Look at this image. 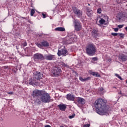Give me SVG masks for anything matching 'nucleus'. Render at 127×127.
<instances>
[{
	"label": "nucleus",
	"instance_id": "nucleus-1",
	"mask_svg": "<svg viewBox=\"0 0 127 127\" xmlns=\"http://www.w3.org/2000/svg\"><path fill=\"white\" fill-rule=\"evenodd\" d=\"M32 96L33 98L40 97L37 98L35 100V103L37 105H40L41 103H45V104H46L47 103L52 102L50 95L49 94V93H48L44 89L42 90H39L38 89L34 90L33 91Z\"/></svg>",
	"mask_w": 127,
	"mask_h": 127
},
{
	"label": "nucleus",
	"instance_id": "nucleus-2",
	"mask_svg": "<svg viewBox=\"0 0 127 127\" xmlns=\"http://www.w3.org/2000/svg\"><path fill=\"white\" fill-rule=\"evenodd\" d=\"M107 102L106 100L102 99H99L95 101L94 106L97 114L103 116L108 111V106L106 104Z\"/></svg>",
	"mask_w": 127,
	"mask_h": 127
},
{
	"label": "nucleus",
	"instance_id": "nucleus-3",
	"mask_svg": "<svg viewBox=\"0 0 127 127\" xmlns=\"http://www.w3.org/2000/svg\"><path fill=\"white\" fill-rule=\"evenodd\" d=\"M86 53L89 56H94L96 54V46L93 44H88L86 48Z\"/></svg>",
	"mask_w": 127,
	"mask_h": 127
},
{
	"label": "nucleus",
	"instance_id": "nucleus-4",
	"mask_svg": "<svg viewBox=\"0 0 127 127\" xmlns=\"http://www.w3.org/2000/svg\"><path fill=\"white\" fill-rule=\"evenodd\" d=\"M74 30L76 32L81 31L82 30V23L80 21V20L77 19H74L73 21Z\"/></svg>",
	"mask_w": 127,
	"mask_h": 127
},
{
	"label": "nucleus",
	"instance_id": "nucleus-5",
	"mask_svg": "<svg viewBox=\"0 0 127 127\" xmlns=\"http://www.w3.org/2000/svg\"><path fill=\"white\" fill-rule=\"evenodd\" d=\"M33 58L34 61L36 63H38V61H42L43 60H45L44 56L43 55L40 53H36L34 54Z\"/></svg>",
	"mask_w": 127,
	"mask_h": 127
},
{
	"label": "nucleus",
	"instance_id": "nucleus-6",
	"mask_svg": "<svg viewBox=\"0 0 127 127\" xmlns=\"http://www.w3.org/2000/svg\"><path fill=\"white\" fill-rule=\"evenodd\" d=\"M72 11L76 15L77 17L80 18L83 15V12L76 7H72Z\"/></svg>",
	"mask_w": 127,
	"mask_h": 127
},
{
	"label": "nucleus",
	"instance_id": "nucleus-7",
	"mask_svg": "<svg viewBox=\"0 0 127 127\" xmlns=\"http://www.w3.org/2000/svg\"><path fill=\"white\" fill-rule=\"evenodd\" d=\"M62 72V70H61V68L58 66H56L54 68L53 73L55 77H57L60 76Z\"/></svg>",
	"mask_w": 127,
	"mask_h": 127
},
{
	"label": "nucleus",
	"instance_id": "nucleus-8",
	"mask_svg": "<svg viewBox=\"0 0 127 127\" xmlns=\"http://www.w3.org/2000/svg\"><path fill=\"white\" fill-rule=\"evenodd\" d=\"M37 46L40 48H42V47H48L49 46V43L47 41L43 40L42 42L38 43H36Z\"/></svg>",
	"mask_w": 127,
	"mask_h": 127
},
{
	"label": "nucleus",
	"instance_id": "nucleus-9",
	"mask_svg": "<svg viewBox=\"0 0 127 127\" xmlns=\"http://www.w3.org/2000/svg\"><path fill=\"white\" fill-rule=\"evenodd\" d=\"M33 77L36 80H40L43 77V74L41 72L35 71L33 73Z\"/></svg>",
	"mask_w": 127,
	"mask_h": 127
},
{
	"label": "nucleus",
	"instance_id": "nucleus-10",
	"mask_svg": "<svg viewBox=\"0 0 127 127\" xmlns=\"http://www.w3.org/2000/svg\"><path fill=\"white\" fill-rule=\"evenodd\" d=\"M76 102L78 107H80V105L83 106V105L86 104V100L82 97H77Z\"/></svg>",
	"mask_w": 127,
	"mask_h": 127
},
{
	"label": "nucleus",
	"instance_id": "nucleus-11",
	"mask_svg": "<svg viewBox=\"0 0 127 127\" xmlns=\"http://www.w3.org/2000/svg\"><path fill=\"white\" fill-rule=\"evenodd\" d=\"M68 55V51L67 50H64L62 49L61 50H58V56H66V55Z\"/></svg>",
	"mask_w": 127,
	"mask_h": 127
},
{
	"label": "nucleus",
	"instance_id": "nucleus-12",
	"mask_svg": "<svg viewBox=\"0 0 127 127\" xmlns=\"http://www.w3.org/2000/svg\"><path fill=\"white\" fill-rule=\"evenodd\" d=\"M45 60H49V61H51L52 60H55L56 59V57L55 55H51V54H48V55H45L44 56Z\"/></svg>",
	"mask_w": 127,
	"mask_h": 127
},
{
	"label": "nucleus",
	"instance_id": "nucleus-13",
	"mask_svg": "<svg viewBox=\"0 0 127 127\" xmlns=\"http://www.w3.org/2000/svg\"><path fill=\"white\" fill-rule=\"evenodd\" d=\"M66 98L68 101H75V96L73 93L67 94Z\"/></svg>",
	"mask_w": 127,
	"mask_h": 127
},
{
	"label": "nucleus",
	"instance_id": "nucleus-14",
	"mask_svg": "<svg viewBox=\"0 0 127 127\" xmlns=\"http://www.w3.org/2000/svg\"><path fill=\"white\" fill-rule=\"evenodd\" d=\"M119 59L122 60L123 62L125 61H127V56L124 54H120L119 55Z\"/></svg>",
	"mask_w": 127,
	"mask_h": 127
},
{
	"label": "nucleus",
	"instance_id": "nucleus-15",
	"mask_svg": "<svg viewBox=\"0 0 127 127\" xmlns=\"http://www.w3.org/2000/svg\"><path fill=\"white\" fill-rule=\"evenodd\" d=\"M29 84L32 85V86H35L37 84V82H36V80L34 77L31 78L29 80Z\"/></svg>",
	"mask_w": 127,
	"mask_h": 127
},
{
	"label": "nucleus",
	"instance_id": "nucleus-16",
	"mask_svg": "<svg viewBox=\"0 0 127 127\" xmlns=\"http://www.w3.org/2000/svg\"><path fill=\"white\" fill-rule=\"evenodd\" d=\"M90 74L92 76H94V77H98L99 78L101 77V75L98 72L90 71Z\"/></svg>",
	"mask_w": 127,
	"mask_h": 127
},
{
	"label": "nucleus",
	"instance_id": "nucleus-17",
	"mask_svg": "<svg viewBox=\"0 0 127 127\" xmlns=\"http://www.w3.org/2000/svg\"><path fill=\"white\" fill-rule=\"evenodd\" d=\"M58 108H59L61 111H65L66 110V105L64 104H60L58 105Z\"/></svg>",
	"mask_w": 127,
	"mask_h": 127
},
{
	"label": "nucleus",
	"instance_id": "nucleus-18",
	"mask_svg": "<svg viewBox=\"0 0 127 127\" xmlns=\"http://www.w3.org/2000/svg\"><path fill=\"white\" fill-rule=\"evenodd\" d=\"M79 79L81 82H87V81H89V80H91V77H88L87 78H83V77H82L81 76H79Z\"/></svg>",
	"mask_w": 127,
	"mask_h": 127
},
{
	"label": "nucleus",
	"instance_id": "nucleus-19",
	"mask_svg": "<svg viewBox=\"0 0 127 127\" xmlns=\"http://www.w3.org/2000/svg\"><path fill=\"white\" fill-rule=\"evenodd\" d=\"M67 40L68 41L69 44H70L75 41V38H74L72 36H70Z\"/></svg>",
	"mask_w": 127,
	"mask_h": 127
},
{
	"label": "nucleus",
	"instance_id": "nucleus-20",
	"mask_svg": "<svg viewBox=\"0 0 127 127\" xmlns=\"http://www.w3.org/2000/svg\"><path fill=\"white\" fill-rule=\"evenodd\" d=\"M55 30H56V31H61V32H63V31H65V28L64 27H57L55 29Z\"/></svg>",
	"mask_w": 127,
	"mask_h": 127
},
{
	"label": "nucleus",
	"instance_id": "nucleus-21",
	"mask_svg": "<svg viewBox=\"0 0 127 127\" xmlns=\"http://www.w3.org/2000/svg\"><path fill=\"white\" fill-rule=\"evenodd\" d=\"M92 36L96 38V37L98 36V31H97L96 30H93L92 32Z\"/></svg>",
	"mask_w": 127,
	"mask_h": 127
},
{
	"label": "nucleus",
	"instance_id": "nucleus-22",
	"mask_svg": "<svg viewBox=\"0 0 127 127\" xmlns=\"http://www.w3.org/2000/svg\"><path fill=\"white\" fill-rule=\"evenodd\" d=\"M87 15L88 16H91V9L89 7L86 8Z\"/></svg>",
	"mask_w": 127,
	"mask_h": 127
},
{
	"label": "nucleus",
	"instance_id": "nucleus-23",
	"mask_svg": "<svg viewBox=\"0 0 127 127\" xmlns=\"http://www.w3.org/2000/svg\"><path fill=\"white\" fill-rule=\"evenodd\" d=\"M60 65H61L62 66V67H67V64H65L64 62H61L60 63Z\"/></svg>",
	"mask_w": 127,
	"mask_h": 127
},
{
	"label": "nucleus",
	"instance_id": "nucleus-24",
	"mask_svg": "<svg viewBox=\"0 0 127 127\" xmlns=\"http://www.w3.org/2000/svg\"><path fill=\"white\" fill-rule=\"evenodd\" d=\"M99 22L100 24H104L105 22H106V20L103 18H101L99 21Z\"/></svg>",
	"mask_w": 127,
	"mask_h": 127
},
{
	"label": "nucleus",
	"instance_id": "nucleus-25",
	"mask_svg": "<svg viewBox=\"0 0 127 127\" xmlns=\"http://www.w3.org/2000/svg\"><path fill=\"white\" fill-rule=\"evenodd\" d=\"M30 13H31V16H33L34 13H35V10H34V9H32L31 10V12H30Z\"/></svg>",
	"mask_w": 127,
	"mask_h": 127
},
{
	"label": "nucleus",
	"instance_id": "nucleus-26",
	"mask_svg": "<svg viewBox=\"0 0 127 127\" xmlns=\"http://www.w3.org/2000/svg\"><path fill=\"white\" fill-rule=\"evenodd\" d=\"M118 35H119L121 38H124V37H125V34L123 33H119Z\"/></svg>",
	"mask_w": 127,
	"mask_h": 127
},
{
	"label": "nucleus",
	"instance_id": "nucleus-27",
	"mask_svg": "<svg viewBox=\"0 0 127 127\" xmlns=\"http://www.w3.org/2000/svg\"><path fill=\"white\" fill-rule=\"evenodd\" d=\"M115 76H116V77H118V78L120 79V80H123L122 76H120V75L118 74L117 73L115 74Z\"/></svg>",
	"mask_w": 127,
	"mask_h": 127
},
{
	"label": "nucleus",
	"instance_id": "nucleus-28",
	"mask_svg": "<svg viewBox=\"0 0 127 127\" xmlns=\"http://www.w3.org/2000/svg\"><path fill=\"white\" fill-rule=\"evenodd\" d=\"M97 13H102V9L101 8H98L97 9Z\"/></svg>",
	"mask_w": 127,
	"mask_h": 127
},
{
	"label": "nucleus",
	"instance_id": "nucleus-29",
	"mask_svg": "<svg viewBox=\"0 0 127 127\" xmlns=\"http://www.w3.org/2000/svg\"><path fill=\"white\" fill-rule=\"evenodd\" d=\"M75 116H76V115L75 114H73L71 116H69L68 118L69 119H73L75 118Z\"/></svg>",
	"mask_w": 127,
	"mask_h": 127
},
{
	"label": "nucleus",
	"instance_id": "nucleus-30",
	"mask_svg": "<svg viewBox=\"0 0 127 127\" xmlns=\"http://www.w3.org/2000/svg\"><path fill=\"white\" fill-rule=\"evenodd\" d=\"M111 35H113V36H118L119 35V33H112Z\"/></svg>",
	"mask_w": 127,
	"mask_h": 127
},
{
	"label": "nucleus",
	"instance_id": "nucleus-31",
	"mask_svg": "<svg viewBox=\"0 0 127 127\" xmlns=\"http://www.w3.org/2000/svg\"><path fill=\"white\" fill-rule=\"evenodd\" d=\"M22 45L24 47H25V46H27V43H26V42H25L22 44Z\"/></svg>",
	"mask_w": 127,
	"mask_h": 127
},
{
	"label": "nucleus",
	"instance_id": "nucleus-32",
	"mask_svg": "<svg viewBox=\"0 0 127 127\" xmlns=\"http://www.w3.org/2000/svg\"><path fill=\"white\" fill-rule=\"evenodd\" d=\"M92 60H93V61H97V60H98V58L97 57H94V58H92Z\"/></svg>",
	"mask_w": 127,
	"mask_h": 127
},
{
	"label": "nucleus",
	"instance_id": "nucleus-33",
	"mask_svg": "<svg viewBox=\"0 0 127 127\" xmlns=\"http://www.w3.org/2000/svg\"><path fill=\"white\" fill-rule=\"evenodd\" d=\"M123 18V16H118L117 17V20H121Z\"/></svg>",
	"mask_w": 127,
	"mask_h": 127
},
{
	"label": "nucleus",
	"instance_id": "nucleus-34",
	"mask_svg": "<svg viewBox=\"0 0 127 127\" xmlns=\"http://www.w3.org/2000/svg\"><path fill=\"white\" fill-rule=\"evenodd\" d=\"M113 29L115 32H118V31H119V29L118 28H114Z\"/></svg>",
	"mask_w": 127,
	"mask_h": 127
},
{
	"label": "nucleus",
	"instance_id": "nucleus-35",
	"mask_svg": "<svg viewBox=\"0 0 127 127\" xmlns=\"http://www.w3.org/2000/svg\"><path fill=\"white\" fill-rule=\"evenodd\" d=\"M118 27H119V28H123L124 27V25H119Z\"/></svg>",
	"mask_w": 127,
	"mask_h": 127
},
{
	"label": "nucleus",
	"instance_id": "nucleus-36",
	"mask_svg": "<svg viewBox=\"0 0 127 127\" xmlns=\"http://www.w3.org/2000/svg\"><path fill=\"white\" fill-rule=\"evenodd\" d=\"M90 124H86L83 125V127H90Z\"/></svg>",
	"mask_w": 127,
	"mask_h": 127
},
{
	"label": "nucleus",
	"instance_id": "nucleus-37",
	"mask_svg": "<svg viewBox=\"0 0 127 127\" xmlns=\"http://www.w3.org/2000/svg\"><path fill=\"white\" fill-rule=\"evenodd\" d=\"M7 94H8V95H13V92L11 91V92H7Z\"/></svg>",
	"mask_w": 127,
	"mask_h": 127
},
{
	"label": "nucleus",
	"instance_id": "nucleus-38",
	"mask_svg": "<svg viewBox=\"0 0 127 127\" xmlns=\"http://www.w3.org/2000/svg\"><path fill=\"white\" fill-rule=\"evenodd\" d=\"M116 1L117 3H122V0H116Z\"/></svg>",
	"mask_w": 127,
	"mask_h": 127
},
{
	"label": "nucleus",
	"instance_id": "nucleus-39",
	"mask_svg": "<svg viewBox=\"0 0 127 127\" xmlns=\"http://www.w3.org/2000/svg\"><path fill=\"white\" fill-rule=\"evenodd\" d=\"M42 15L43 16V18H46V15L44 13H42Z\"/></svg>",
	"mask_w": 127,
	"mask_h": 127
},
{
	"label": "nucleus",
	"instance_id": "nucleus-40",
	"mask_svg": "<svg viewBox=\"0 0 127 127\" xmlns=\"http://www.w3.org/2000/svg\"><path fill=\"white\" fill-rule=\"evenodd\" d=\"M100 91L101 92H103V91H104V88H101L100 89Z\"/></svg>",
	"mask_w": 127,
	"mask_h": 127
},
{
	"label": "nucleus",
	"instance_id": "nucleus-41",
	"mask_svg": "<svg viewBox=\"0 0 127 127\" xmlns=\"http://www.w3.org/2000/svg\"><path fill=\"white\" fill-rule=\"evenodd\" d=\"M108 61H109V62H111V61H112V60L111 59H109Z\"/></svg>",
	"mask_w": 127,
	"mask_h": 127
},
{
	"label": "nucleus",
	"instance_id": "nucleus-42",
	"mask_svg": "<svg viewBox=\"0 0 127 127\" xmlns=\"http://www.w3.org/2000/svg\"><path fill=\"white\" fill-rule=\"evenodd\" d=\"M39 36H42V34H40L39 35Z\"/></svg>",
	"mask_w": 127,
	"mask_h": 127
},
{
	"label": "nucleus",
	"instance_id": "nucleus-43",
	"mask_svg": "<svg viewBox=\"0 0 127 127\" xmlns=\"http://www.w3.org/2000/svg\"><path fill=\"white\" fill-rule=\"evenodd\" d=\"M125 29L127 30V26L126 27H125Z\"/></svg>",
	"mask_w": 127,
	"mask_h": 127
},
{
	"label": "nucleus",
	"instance_id": "nucleus-44",
	"mask_svg": "<svg viewBox=\"0 0 127 127\" xmlns=\"http://www.w3.org/2000/svg\"><path fill=\"white\" fill-rule=\"evenodd\" d=\"M60 127H64L63 126H61Z\"/></svg>",
	"mask_w": 127,
	"mask_h": 127
},
{
	"label": "nucleus",
	"instance_id": "nucleus-45",
	"mask_svg": "<svg viewBox=\"0 0 127 127\" xmlns=\"http://www.w3.org/2000/svg\"><path fill=\"white\" fill-rule=\"evenodd\" d=\"M88 5H90V4L88 3Z\"/></svg>",
	"mask_w": 127,
	"mask_h": 127
}]
</instances>
